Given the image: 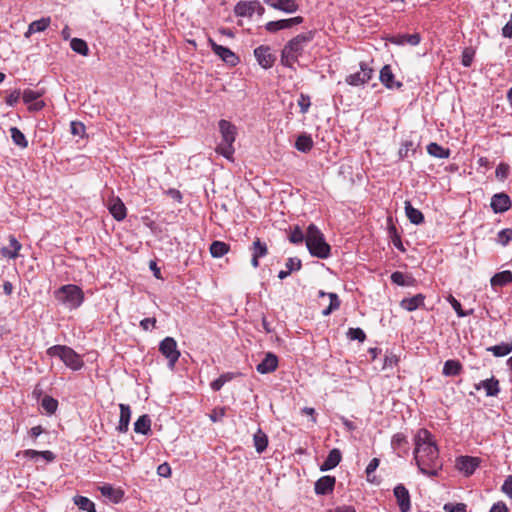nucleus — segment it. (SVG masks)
Wrapping results in <instances>:
<instances>
[{"label": "nucleus", "mask_w": 512, "mask_h": 512, "mask_svg": "<svg viewBox=\"0 0 512 512\" xmlns=\"http://www.w3.org/2000/svg\"><path fill=\"white\" fill-rule=\"evenodd\" d=\"M414 444V460L419 471L427 477H437L443 463L431 432L424 428L420 429L415 435Z\"/></svg>", "instance_id": "nucleus-1"}, {"label": "nucleus", "mask_w": 512, "mask_h": 512, "mask_svg": "<svg viewBox=\"0 0 512 512\" xmlns=\"http://www.w3.org/2000/svg\"><path fill=\"white\" fill-rule=\"evenodd\" d=\"M314 35V31H308L290 39L281 51V65L293 68L298 58L303 54L305 47L314 39Z\"/></svg>", "instance_id": "nucleus-2"}, {"label": "nucleus", "mask_w": 512, "mask_h": 512, "mask_svg": "<svg viewBox=\"0 0 512 512\" xmlns=\"http://www.w3.org/2000/svg\"><path fill=\"white\" fill-rule=\"evenodd\" d=\"M305 242L312 256L320 259H326L330 256V245L325 241L323 233L315 224L308 226Z\"/></svg>", "instance_id": "nucleus-3"}, {"label": "nucleus", "mask_w": 512, "mask_h": 512, "mask_svg": "<svg viewBox=\"0 0 512 512\" xmlns=\"http://www.w3.org/2000/svg\"><path fill=\"white\" fill-rule=\"evenodd\" d=\"M218 125L222 141L217 146L216 152L224 156L226 159L232 160L235 152L233 143L235 142L237 134L236 127L231 122L224 119L220 120Z\"/></svg>", "instance_id": "nucleus-4"}, {"label": "nucleus", "mask_w": 512, "mask_h": 512, "mask_svg": "<svg viewBox=\"0 0 512 512\" xmlns=\"http://www.w3.org/2000/svg\"><path fill=\"white\" fill-rule=\"evenodd\" d=\"M46 353L50 357L60 358L67 367L74 371L80 370L84 366L82 357L66 345H54L48 348Z\"/></svg>", "instance_id": "nucleus-5"}, {"label": "nucleus", "mask_w": 512, "mask_h": 512, "mask_svg": "<svg viewBox=\"0 0 512 512\" xmlns=\"http://www.w3.org/2000/svg\"><path fill=\"white\" fill-rule=\"evenodd\" d=\"M55 297L70 310L77 309L84 301L82 289L73 284L61 286L55 291Z\"/></svg>", "instance_id": "nucleus-6"}, {"label": "nucleus", "mask_w": 512, "mask_h": 512, "mask_svg": "<svg viewBox=\"0 0 512 512\" xmlns=\"http://www.w3.org/2000/svg\"><path fill=\"white\" fill-rule=\"evenodd\" d=\"M159 351L168 360L169 367L173 368L180 357L176 340L173 337L164 338L159 344Z\"/></svg>", "instance_id": "nucleus-7"}, {"label": "nucleus", "mask_w": 512, "mask_h": 512, "mask_svg": "<svg viewBox=\"0 0 512 512\" xmlns=\"http://www.w3.org/2000/svg\"><path fill=\"white\" fill-rule=\"evenodd\" d=\"M254 56L263 69H270L276 61V55L268 45H260L254 49Z\"/></svg>", "instance_id": "nucleus-8"}, {"label": "nucleus", "mask_w": 512, "mask_h": 512, "mask_svg": "<svg viewBox=\"0 0 512 512\" xmlns=\"http://www.w3.org/2000/svg\"><path fill=\"white\" fill-rule=\"evenodd\" d=\"M373 75V69L367 63H360V71L346 77V83L351 86H360L367 83Z\"/></svg>", "instance_id": "nucleus-9"}, {"label": "nucleus", "mask_w": 512, "mask_h": 512, "mask_svg": "<svg viewBox=\"0 0 512 512\" xmlns=\"http://www.w3.org/2000/svg\"><path fill=\"white\" fill-rule=\"evenodd\" d=\"M212 51L219 56L226 64L236 66L239 63V57L229 48L218 45L213 40H209Z\"/></svg>", "instance_id": "nucleus-10"}, {"label": "nucleus", "mask_w": 512, "mask_h": 512, "mask_svg": "<svg viewBox=\"0 0 512 512\" xmlns=\"http://www.w3.org/2000/svg\"><path fill=\"white\" fill-rule=\"evenodd\" d=\"M480 464L478 457L460 456L456 459V468L465 476L472 475Z\"/></svg>", "instance_id": "nucleus-11"}, {"label": "nucleus", "mask_w": 512, "mask_h": 512, "mask_svg": "<svg viewBox=\"0 0 512 512\" xmlns=\"http://www.w3.org/2000/svg\"><path fill=\"white\" fill-rule=\"evenodd\" d=\"M512 202L508 194L501 192L492 196L490 207L494 213H504L511 208Z\"/></svg>", "instance_id": "nucleus-12"}, {"label": "nucleus", "mask_w": 512, "mask_h": 512, "mask_svg": "<svg viewBox=\"0 0 512 512\" xmlns=\"http://www.w3.org/2000/svg\"><path fill=\"white\" fill-rule=\"evenodd\" d=\"M385 39H386V41H388L394 45H398V46H403L406 44H408L410 46H417L421 41V36L419 33L394 34V35L387 36Z\"/></svg>", "instance_id": "nucleus-13"}, {"label": "nucleus", "mask_w": 512, "mask_h": 512, "mask_svg": "<svg viewBox=\"0 0 512 512\" xmlns=\"http://www.w3.org/2000/svg\"><path fill=\"white\" fill-rule=\"evenodd\" d=\"M394 496L397 500L401 512H409L411 509L410 494L403 484H398L394 488Z\"/></svg>", "instance_id": "nucleus-14"}, {"label": "nucleus", "mask_w": 512, "mask_h": 512, "mask_svg": "<svg viewBox=\"0 0 512 512\" xmlns=\"http://www.w3.org/2000/svg\"><path fill=\"white\" fill-rule=\"evenodd\" d=\"M251 265L254 268L259 267V259L265 257L268 254V246L265 242L261 241L259 238H256L251 247Z\"/></svg>", "instance_id": "nucleus-15"}, {"label": "nucleus", "mask_w": 512, "mask_h": 512, "mask_svg": "<svg viewBox=\"0 0 512 512\" xmlns=\"http://www.w3.org/2000/svg\"><path fill=\"white\" fill-rule=\"evenodd\" d=\"M379 79L381 83L388 89H400L403 84L394 80V74L390 65H384L380 70Z\"/></svg>", "instance_id": "nucleus-16"}, {"label": "nucleus", "mask_w": 512, "mask_h": 512, "mask_svg": "<svg viewBox=\"0 0 512 512\" xmlns=\"http://www.w3.org/2000/svg\"><path fill=\"white\" fill-rule=\"evenodd\" d=\"M278 367V358L274 353L268 352L264 359L256 366L260 374H268L275 371Z\"/></svg>", "instance_id": "nucleus-17"}, {"label": "nucleus", "mask_w": 512, "mask_h": 512, "mask_svg": "<svg viewBox=\"0 0 512 512\" xmlns=\"http://www.w3.org/2000/svg\"><path fill=\"white\" fill-rule=\"evenodd\" d=\"M336 479L334 476H322L315 482V493L317 495H327L334 490Z\"/></svg>", "instance_id": "nucleus-18"}, {"label": "nucleus", "mask_w": 512, "mask_h": 512, "mask_svg": "<svg viewBox=\"0 0 512 512\" xmlns=\"http://www.w3.org/2000/svg\"><path fill=\"white\" fill-rule=\"evenodd\" d=\"M265 3L271 8L285 13H294L299 9L295 0H265Z\"/></svg>", "instance_id": "nucleus-19"}, {"label": "nucleus", "mask_w": 512, "mask_h": 512, "mask_svg": "<svg viewBox=\"0 0 512 512\" xmlns=\"http://www.w3.org/2000/svg\"><path fill=\"white\" fill-rule=\"evenodd\" d=\"M98 489L104 497L109 498L116 504L120 503L124 497V491L122 489L114 488L110 484L102 485Z\"/></svg>", "instance_id": "nucleus-20"}, {"label": "nucleus", "mask_w": 512, "mask_h": 512, "mask_svg": "<svg viewBox=\"0 0 512 512\" xmlns=\"http://www.w3.org/2000/svg\"><path fill=\"white\" fill-rule=\"evenodd\" d=\"M425 295L419 293L410 298H404L400 302V307L406 311L412 312L424 306Z\"/></svg>", "instance_id": "nucleus-21"}, {"label": "nucleus", "mask_w": 512, "mask_h": 512, "mask_svg": "<svg viewBox=\"0 0 512 512\" xmlns=\"http://www.w3.org/2000/svg\"><path fill=\"white\" fill-rule=\"evenodd\" d=\"M475 388L477 390L484 388L486 395L489 397H495L500 392L499 381L494 377L481 381L479 384L475 385Z\"/></svg>", "instance_id": "nucleus-22"}, {"label": "nucleus", "mask_w": 512, "mask_h": 512, "mask_svg": "<svg viewBox=\"0 0 512 512\" xmlns=\"http://www.w3.org/2000/svg\"><path fill=\"white\" fill-rule=\"evenodd\" d=\"M341 452L339 449L334 448L330 450L327 458L323 461V463L320 465L321 471H328L333 468H335L341 461Z\"/></svg>", "instance_id": "nucleus-23"}, {"label": "nucleus", "mask_w": 512, "mask_h": 512, "mask_svg": "<svg viewBox=\"0 0 512 512\" xmlns=\"http://www.w3.org/2000/svg\"><path fill=\"white\" fill-rule=\"evenodd\" d=\"M50 23H51L50 17H42L41 19L32 21L29 24L28 29L25 32L24 36L26 38H29L34 33L43 32L49 27Z\"/></svg>", "instance_id": "nucleus-24"}, {"label": "nucleus", "mask_w": 512, "mask_h": 512, "mask_svg": "<svg viewBox=\"0 0 512 512\" xmlns=\"http://www.w3.org/2000/svg\"><path fill=\"white\" fill-rule=\"evenodd\" d=\"M120 408V419L119 424L117 426V430L120 433H126L129 428L130 418H131V410L129 405L127 404H119Z\"/></svg>", "instance_id": "nucleus-25"}, {"label": "nucleus", "mask_w": 512, "mask_h": 512, "mask_svg": "<svg viewBox=\"0 0 512 512\" xmlns=\"http://www.w3.org/2000/svg\"><path fill=\"white\" fill-rule=\"evenodd\" d=\"M108 208L115 220L122 221L125 219L127 215L126 207L119 198L113 199Z\"/></svg>", "instance_id": "nucleus-26"}, {"label": "nucleus", "mask_w": 512, "mask_h": 512, "mask_svg": "<svg viewBox=\"0 0 512 512\" xmlns=\"http://www.w3.org/2000/svg\"><path fill=\"white\" fill-rule=\"evenodd\" d=\"M268 443L267 434L261 428H258L253 435V444L256 452L262 454L267 449Z\"/></svg>", "instance_id": "nucleus-27"}, {"label": "nucleus", "mask_w": 512, "mask_h": 512, "mask_svg": "<svg viewBox=\"0 0 512 512\" xmlns=\"http://www.w3.org/2000/svg\"><path fill=\"white\" fill-rule=\"evenodd\" d=\"M253 1H238L234 6L233 12L237 17H252L253 16Z\"/></svg>", "instance_id": "nucleus-28"}, {"label": "nucleus", "mask_w": 512, "mask_h": 512, "mask_svg": "<svg viewBox=\"0 0 512 512\" xmlns=\"http://www.w3.org/2000/svg\"><path fill=\"white\" fill-rule=\"evenodd\" d=\"M9 244L10 247H3L1 249V254L9 259H15L18 257L22 245L13 235L9 236Z\"/></svg>", "instance_id": "nucleus-29"}, {"label": "nucleus", "mask_w": 512, "mask_h": 512, "mask_svg": "<svg viewBox=\"0 0 512 512\" xmlns=\"http://www.w3.org/2000/svg\"><path fill=\"white\" fill-rule=\"evenodd\" d=\"M405 213L412 224L419 225L424 222L423 213L414 208L410 201H405Z\"/></svg>", "instance_id": "nucleus-30"}, {"label": "nucleus", "mask_w": 512, "mask_h": 512, "mask_svg": "<svg viewBox=\"0 0 512 512\" xmlns=\"http://www.w3.org/2000/svg\"><path fill=\"white\" fill-rule=\"evenodd\" d=\"M318 296L320 298L328 296L330 300L329 306L322 311L323 316L330 315L333 311L337 310L340 307L341 302L336 293H325L324 291H319Z\"/></svg>", "instance_id": "nucleus-31"}, {"label": "nucleus", "mask_w": 512, "mask_h": 512, "mask_svg": "<svg viewBox=\"0 0 512 512\" xmlns=\"http://www.w3.org/2000/svg\"><path fill=\"white\" fill-rule=\"evenodd\" d=\"M134 431L142 435L151 432V419L147 414L141 415L134 423Z\"/></svg>", "instance_id": "nucleus-32"}, {"label": "nucleus", "mask_w": 512, "mask_h": 512, "mask_svg": "<svg viewBox=\"0 0 512 512\" xmlns=\"http://www.w3.org/2000/svg\"><path fill=\"white\" fill-rule=\"evenodd\" d=\"M295 148L303 153L309 152L313 148L311 136L306 133L300 134L296 139Z\"/></svg>", "instance_id": "nucleus-33"}, {"label": "nucleus", "mask_w": 512, "mask_h": 512, "mask_svg": "<svg viewBox=\"0 0 512 512\" xmlns=\"http://www.w3.org/2000/svg\"><path fill=\"white\" fill-rule=\"evenodd\" d=\"M427 152L429 155L439 159H446L450 156L449 149H446L435 142H431L430 144H428Z\"/></svg>", "instance_id": "nucleus-34"}, {"label": "nucleus", "mask_w": 512, "mask_h": 512, "mask_svg": "<svg viewBox=\"0 0 512 512\" xmlns=\"http://www.w3.org/2000/svg\"><path fill=\"white\" fill-rule=\"evenodd\" d=\"M488 352H491L495 357H504L512 352V341L511 342H502L495 346H490L486 349Z\"/></svg>", "instance_id": "nucleus-35"}, {"label": "nucleus", "mask_w": 512, "mask_h": 512, "mask_svg": "<svg viewBox=\"0 0 512 512\" xmlns=\"http://www.w3.org/2000/svg\"><path fill=\"white\" fill-rule=\"evenodd\" d=\"M512 282V272L505 270L496 273L490 280L492 286H505Z\"/></svg>", "instance_id": "nucleus-36"}, {"label": "nucleus", "mask_w": 512, "mask_h": 512, "mask_svg": "<svg viewBox=\"0 0 512 512\" xmlns=\"http://www.w3.org/2000/svg\"><path fill=\"white\" fill-rule=\"evenodd\" d=\"M209 250L212 257L220 258L229 252V245L222 241H213Z\"/></svg>", "instance_id": "nucleus-37"}, {"label": "nucleus", "mask_w": 512, "mask_h": 512, "mask_svg": "<svg viewBox=\"0 0 512 512\" xmlns=\"http://www.w3.org/2000/svg\"><path fill=\"white\" fill-rule=\"evenodd\" d=\"M462 365L457 360H447L443 366V375L445 376H456L460 374Z\"/></svg>", "instance_id": "nucleus-38"}, {"label": "nucleus", "mask_w": 512, "mask_h": 512, "mask_svg": "<svg viewBox=\"0 0 512 512\" xmlns=\"http://www.w3.org/2000/svg\"><path fill=\"white\" fill-rule=\"evenodd\" d=\"M11 138L15 145L18 147L24 149L28 147V141L25 137V135L17 128V127H11L10 128Z\"/></svg>", "instance_id": "nucleus-39"}, {"label": "nucleus", "mask_w": 512, "mask_h": 512, "mask_svg": "<svg viewBox=\"0 0 512 512\" xmlns=\"http://www.w3.org/2000/svg\"><path fill=\"white\" fill-rule=\"evenodd\" d=\"M74 503L79 509L87 512H96L95 504L85 496L74 497Z\"/></svg>", "instance_id": "nucleus-40"}, {"label": "nucleus", "mask_w": 512, "mask_h": 512, "mask_svg": "<svg viewBox=\"0 0 512 512\" xmlns=\"http://www.w3.org/2000/svg\"><path fill=\"white\" fill-rule=\"evenodd\" d=\"M70 47L74 52H76L82 56H87L89 53V48H88L87 43L83 39H80V38H73L70 42Z\"/></svg>", "instance_id": "nucleus-41"}, {"label": "nucleus", "mask_w": 512, "mask_h": 512, "mask_svg": "<svg viewBox=\"0 0 512 512\" xmlns=\"http://www.w3.org/2000/svg\"><path fill=\"white\" fill-rule=\"evenodd\" d=\"M235 377L232 372L221 374L217 379L211 382V389L213 391H219L227 382L231 381Z\"/></svg>", "instance_id": "nucleus-42"}, {"label": "nucleus", "mask_w": 512, "mask_h": 512, "mask_svg": "<svg viewBox=\"0 0 512 512\" xmlns=\"http://www.w3.org/2000/svg\"><path fill=\"white\" fill-rule=\"evenodd\" d=\"M42 408L49 414L55 413L58 407V402L51 396H44L41 401Z\"/></svg>", "instance_id": "nucleus-43"}, {"label": "nucleus", "mask_w": 512, "mask_h": 512, "mask_svg": "<svg viewBox=\"0 0 512 512\" xmlns=\"http://www.w3.org/2000/svg\"><path fill=\"white\" fill-rule=\"evenodd\" d=\"M306 238V235L302 232L299 226H295L289 235V241L293 244H300Z\"/></svg>", "instance_id": "nucleus-44"}, {"label": "nucleus", "mask_w": 512, "mask_h": 512, "mask_svg": "<svg viewBox=\"0 0 512 512\" xmlns=\"http://www.w3.org/2000/svg\"><path fill=\"white\" fill-rule=\"evenodd\" d=\"M379 463H380V460L378 458H373L367 465L365 473H366L368 482H370V483L375 482V476H372V474L378 468Z\"/></svg>", "instance_id": "nucleus-45"}, {"label": "nucleus", "mask_w": 512, "mask_h": 512, "mask_svg": "<svg viewBox=\"0 0 512 512\" xmlns=\"http://www.w3.org/2000/svg\"><path fill=\"white\" fill-rule=\"evenodd\" d=\"M43 92L42 91H35L31 89H25L22 93V98L24 103L28 104L31 103L40 97H42Z\"/></svg>", "instance_id": "nucleus-46"}, {"label": "nucleus", "mask_w": 512, "mask_h": 512, "mask_svg": "<svg viewBox=\"0 0 512 512\" xmlns=\"http://www.w3.org/2000/svg\"><path fill=\"white\" fill-rule=\"evenodd\" d=\"M512 240V228L502 229L497 234V242L506 246Z\"/></svg>", "instance_id": "nucleus-47"}, {"label": "nucleus", "mask_w": 512, "mask_h": 512, "mask_svg": "<svg viewBox=\"0 0 512 512\" xmlns=\"http://www.w3.org/2000/svg\"><path fill=\"white\" fill-rule=\"evenodd\" d=\"M390 237L393 245L400 251H405L401 236L398 234L396 227L392 225L389 229Z\"/></svg>", "instance_id": "nucleus-48"}, {"label": "nucleus", "mask_w": 512, "mask_h": 512, "mask_svg": "<svg viewBox=\"0 0 512 512\" xmlns=\"http://www.w3.org/2000/svg\"><path fill=\"white\" fill-rule=\"evenodd\" d=\"M347 337L350 340H358L359 342H363L366 339V335L361 328H349Z\"/></svg>", "instance_id": "nucleus-49"}, {"label": "nucleus", "mask_w": 512, "mask_h": 512, "mask_svg": "<svg viewBox=\"0 0 512 512\" xmlns=\"http://www.w3.org/2000/svg\"><path fill=\"white\" fill-rule=\"evenodd\" d=\"M279 22L281 25V30L289 29L295 25L301 24L303 22V17L296 16V17L289 18V19H281V20H279Z\"/></svg>", "instance_id": "nucleus-50"}, {"label": "nucleus", "mask_w": 512, "mask_h": 512, "mask_svg": "<svg viewBox=\"0 0 512 512\" xmlns=\"http://www.w3.org/2000/svg\"><path fill=\"white\" fill-rule=\"evenodd\" d=\"M474 50L472 48H465L462 52V57H461V63L464 67H470L472 62H473V58H474Z\"/></svg>", "instance_id": "nucleus-51"}, {"label": "nucleus", "mask_w": 512, "mask_h": 512, "mask_svg": "<svg viewBox=\"0 0 512 512\" xmlns=\"http://www.w3.org/2000/svg\"><path fill=\"white\" fill-rule=\"evenodd\" d=\"M407 443V438L403 433H396L391 439V447L394 450H398L402 445Z\"/></svg>", "instance_id": "nucleus-52"}, {"label": "nucleus", "mask_w": 512, "mask_h": 512, "mask_svg": "<svg viewBox=\"0 0 512 512\" xmlns=\"http://www.w3.org/2000/svg\"><path fill=\"white\" fill-rule=\"evenodd\" d=\"M495 175L499 180L507 179L509 175V165L506 163H500L495 171Z\"/></svg>", "instance_id": "nucleus-53"}, {"label": "nucleus", "mask_w": 512, "mask_h": 512, "mask_svg": "<svg viewBox=\"0 0 512 512\" xmlns=\"http://www.w3.org/2000/svg\"><path fill=\"white\" fill-rule=\"evenodd\" d=\"M286 268L293 272V271H298L301 269L302 267V263H301V260L297 257H290L287 259L286 261V264H285Z\"/></svg>", "instance_id": "nucleus-54"}, {"label": "nucleus", "mask_w": 512, "mask_h": 512, "mask_svg": "<svg viewBox=\"0 0 512 512\" xmlns=\"http://www.w3.org/2000/svg\"><path fill=\"white\" fill-rule=\"evenodd\" d=\"M467 506L464 503H447L444 505L446 512H466Z\"/></svg>", "instance_id": "nucleus-55"}, {"label": "nucleus", "mask_w": 512, "mask_h": 512, "mask_svg": "<svg viewBox=\"0 0 512 512\" xmlns=\"http://www.w3.org/2000/svg\"><path fill=\"white\" fill-rule=\"evenodd\" d=\"M298 105L300 107L301 113H306L311 105L310 97L308 95L301 94L298 99Z\"/></svg>", "instance_id": "nucleus-56"}, {"label": "nucleus", "mask_w": 512, "mask_h": 512, "mask_svg": "<svg viewBox=\"0 0 512 512\" xmlns=\"http://www.w3.org/2000/svg\"><path fill=\"white\" fill-rule=\"evenodd\" d=\"M413 142L412 141H405L399 151H398V155H399V158L400 159H404L406 157H408V153L409 151H413Z\"/></svg>", "instance_id": "nucleus-57"}, {"label": "nucleus", "mask_w": 512, "mask_h": 512, "mask_svg": "<svg viewBox=\"0 0 512 512\" xmlns=\"http://www.w3.org/2000/svg\"><path fill=\"white\" fill-rule=\"evenodd\" d=\"M449 302L459 317H465L468 315V312L463 311L461 303L458 300H456L453 296L449 297Z\"/></svg>", "instance_id": "nucleus-58"}, {"label": "nucleus", "mask_w": 512, "mask_h": 512, "mask_svg": "<svg viewBox=\"0 0 512 512\" xmlns=\"http://www.w3.org/2000/svg\"><path fill=\"white\" fill-rule=\"evenodd\" d=\"M70 130L73 135L82 136L85 132V126L81 122L72 121Z\"/></svg>", "instance_id": "nucleus-59"}, {"label": "nucleus", "mask_w": 512, "mask_h": 512, "mask_svg": "<svg viewBox=\"0 0 512 512\" xmlns=\"http://www.w3.org/2000/svg\"><path fill=\"white\" fill-rule=\"evenodd\" d=\"M391 278V281L394 283V284H397L399 286H405L407 285L406 281H405V275L400 272V271H395L391 274L390 276Z\"/></svg>", "instance_id": "nucleus-60"}, {"label": "nucleus", "mask_w": 512, "mask_h": 512, "mask_svg": "<svg viewBox=\"0 0 512 512\" xmlns=\"http://www.w3.org/2000/svg\"><path fill=\"white\" fill-rule=\"evenodd\" d=\"M21 92L20 90H14L12 91L7 97H6V104L9 106H14L20 99Z\"/></svg>", "instance_id": "nucleus-61"}, {"label": "nucleus", "mask_w": 512, "mask_h": 512, "mask_svg": "<svg viewBox=\"0 0 512 512\" xmlns=\"http://www.w3.org/2000/svg\"><path fill=\"white\" fill-rule=\"evenodd\" d=\"M502 492L512 499V475H509L501 488Z\"/></svg>", "instance_id": "nucleus-62"}, {"label": "nucleus", "mask_w": 512, "mask_h": 512, "mask_svg": "<svg viewBox=\"0 0 512 512\" xmlns=\"http://www.w3.org/2000/svg\"><path fill=\"white\" fill-rule=\"evenodd\" d=\"M156 322H157L156 318H154V317L144 318L143 320L140 321V327L143 330L148 331V330H150L151 327H155Z\"/></svg>", "instance_id": "nucleus-63"}, {"label": "nucleus", "mask_w": 512, "mask_h": 512, "mask_svg": "<svg viewBox=\"0 0 512 512\" xmlns=\"http://www.w3.org/2000/svg\"><path fill=\"white\" fill-rule=\"evenodd\" d=\"M490 512H509V509L504 502L499 501L493 504V506L490 509Z\"/></svg>", "instance_id": "nucleus-64"}]
</instances>
